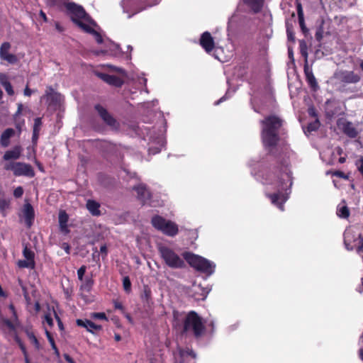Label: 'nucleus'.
Wrapping results in <instances>:
<instances>
[{"label":"nucleus","mask_w":363,"mask_h":363,"mask_svg":"<svg viewBox=\"0 0 363 363\" xmlns=\"http://www.w3.org/2000/svg\"><path fill=\"white\" fill-rule=\"evenodd\" d=\"M265 181L263 182L265 185H274V189L277 192L274 194H266L272 203L276 205L280 210L284 211V203L286 198L282 194V191L286 190L289 186L292 184L291 172L286 164H281V167H277L275 172L269 173L266 176Z\"/></svg>","instance_id":"f257e3e1"},{"label":"nucleus","mask_w":363,"mask_h":363,"mask_svg":"<svg viewBox=\"0 0 363 363\" xmlns=\"http://www.w3.org/2000/svg\"><path fill=\"white\" fill-rule=\"evenodd\" d=\"M261 136L264 145L268 147L276 146L279 140V130L283 124V121L273 115L261 121Z\"/></svg>","instance_id":"f03ea898"},{"label":"nucleus","mask_w":363,"mask_h":363,"mask_svg":"<svg viewBox=\"0 0 363 363\" xmlns=\"http://www.w3.org/2000/svg\"><path fill=\"white\" fill-rule=\"evenodd\" d=\"M183 257L192 267L196 270L203 272L208 275H211L214 272L216 264L196 255L191 252H184Z\"/></svg>","instance_id":"7ed1b4c3"},{"label":"nucleus","mask_w":363,"mask_h":363,"mask_svg":"<svg viewBox=\"0 0 363 363\" xmlns=\"http://www.w3.org/2000/svg\"><path fill=\"white\" fill-rule=\"evenodd\" d=\"M204 330L201 318L194 311L189 312L184 320L183 332L186 333L191 332L196 337H199Z\"/></svg>","instance_id":"20e7f679"},{"label":"nucleus","mask_w":363,"mask_h":363,"mask_svg":"<svg viewBox=\"0 0 363 363\" xmlns=\"http://www.w3.org/2000/svg\"><path fill=\"white\" fill-rule=\"evenodd\" d=\"M159 253L164 262L172 269H181L185 267L184 259L172 249L166 246H160Z\"/></svg>","instance_id":"39448f33"},{"label":"nucleus","mask_w":363,"mask_h":363,"mask_svg":"<svg viewBox=\"0 0 363 363\" xmlns=\"http://www.w3.org/2000/svg\"><path fill=\"white\" fill-rule=\"evenodd\" d=\"M151 223L152 225L157 230L162 231L164 234L173 237L178 233L177 225L160 216L152 217Z\"/></svg>","instance_id":"423d86ee"},{"label":"nucleus","mask_w":363,"mask_h":363,"mask_svg":"<svg viewBox=\"0 0 363 363\" xmlns=\"http://www.w3.org/2000/svg\"><path fill=\"white\" fill-rule=\"evenodd\" d=\"M4 169L13 172L16 177L25 176L33 177L35 172L31 165L24 162H11L5 164Z\"/></svg>","instance_id":"0eeeda50"},{"label":"nucleus","mask_w":363,"mask_h":363,"mask_svg":"<svg viewBox=\"0 0 363 363\" xmlns=\"http://www.w3.org/2000/svg\"><path fill=\"white\" fill-rule=\"evenodd\" d=\"M64 6L67 9V14L70 16L72 21L74 23H77L80 21H89V16L82 6L74 2L67 3L66 1L65 2Z\"/></svg>","instance_id":"6e6552de"},{"label":"nucleus","mask_w":363,"mask_h":363,"mask_svg":"<svg viewBox=\"0 0 363 363\" xmlns=\"http://www.w3.org/2000/svg\"><path fill=\"white\" fill-rule=\"evenodd\" d=\"M335 78L340 84V87L345 86L347 84H357L360 79L361 77L354 73L353 71L340 70L335 74Z\"/></svg>","instance_id":"1a4fd4ad"},{"label":"nucleus","mask_w":363,"mask_h":363,"mask_svg":"<svg viewBox=\"0 0 363 363\" xmlns=\"http://www.w3.org/2000/svg\"><path fill=\"white\" fill-rule=\"evenodd\" d=\"M306 47V44L304 41L301 42V54L303 56L306 57V62L303 67L304 74L306 76V82H308L310 87L313 90L316 91L318 88V84L316 81V79L313 73L312 69L308 67L307 57L308 53L306 50H303V46Z\"/></svg>","instance_id":"9d476101"},{"label":"nucleus","mask_w":363,"mask_h":363,"mask_svg":"<svg viewBox=\"0 0 363 363\" xmlns=\"http://www.w3.org/2000/svg\"><path fill=\"white\" fill-rule=\"evenodd\" d=\"M354 238L352 232L350 230H346L344 233V244L347 250H352L356 247L357 253L363 250V237L359 234L357 239H354V245H351V241Z\"/></svg>","instance_id":"9b49d317"},{"label":"nucleus","mask_w":363,"mask_h":363,"mask_svg":"<svg viewBox=\"0 0 363 363\" xmlns=\"http://www.w3.org/2000/svg\"><path fill=\"white\" fill-rule=\"evenodd\" d=\"M95 109L102 120L112 129H118L119 123L102 106L98 104L95 106Z\"/></svg>","instance_id":"f8f14e48"},{"label":"nucleus","mask_w":363,"mask_h":363,"mask_svg":"<svg viewBox=\"0 0 363 363\" xmlns=\"http://www.w3.org/2000/svg\"><path fill=\"white\" fill-rule=\"evenodd\" d=\"M337 125L342 133L350 138H355L359 134L358 130L350 121L340 120L337 122Z\"/></svg>","instance_id":"ddd939ff"},{"label":"nucleus","mask_w":363,"mask_h":363,"mask_svg":"<svg viewBox=\"0 0 363 363\" xmlns=\"http://www.w3.org/2000/svg\"><path fill=\"white\" fill-rule=\"evenodd\" d=\"M133 189L136 191L138 199L143 203V204L151 205L150 203L151 193L149 189H147L145 184H140L139 185L134 186Z\"/></svg>","instance_id":"4468645a"},{"label":"nucleus","mask_w":363,"mask_h":363,"mask_svg":"<svg viewBox=\"0 0 363 363\" xmlns=\"http://www.w3.org/2000/svg\"><path fill=\"white\" fill-rule=\"evenodd\" d=\"M10 48L11 44L9 43H2L0 47V57L10 64H15L17 62L18 58L15 55L9 53Z\"/></svg>","instance_id":"2eb2a0df"},{"label":"nucleus","mask_w":363,"mask_h":363,"mask_svg":"<svg viewBox=\"0 0 363 363\" xmlns=\"http://www.w3.org/2000/svg\"><path fill=\"white\" fill-rule=\"evenodd\" d=\"M200 45L208 53H210L214 49V40L209 32L206 31L201 35Z\"/></svg>","instance_id":"dca6fc26"},{"label":"nucleus","mask_w":363,"mask_h":363,"mask_svg":"<svg viewBox=\"0 0 363 363\" xmlns=\"http://www.w3.org/2000/svg\"><path fill=\"white\" fill-rule=\"evenodd\" d=\"M22 213L26 225L30 228L33 225L35 218V211L33 207L30 203H26L23 206Z\"/></svg>","instance_id":"f3484780"},{"label":"nucleus","mask_w":363,"mask_h":363,"mask_svg":"<svg viewBox=\"0 0 363 363\" xmlns=\"http://www.w3.org/2000/svg\"><path fill=\"white\" fill-rule=\"evenodd\" d=\"M77 325L80 327L85 328L87 331L94 333L95 331H99L102 329V327L99 325H96L92 321L87 319H77Z\"/></svg>","instance_id":"a211bd4d"},{"label":"nucleus","mask_w":363,"mask_h":363,"mask_svg":"<svg viewBox=\"0 0 363 363\" xmlns=\"http://www.w3.org/2000/svg\"><path fill=\"white\" fill-rule=\"evenodd\" d=\"M97 76L108 84L114 85L118 87L121 86L123 84V81L116 76L105 73H97Z\"/></svg>","instance_id":"6ab92c4d"},{"label":"nucleus","mask_w":363,"mask_h":363,"mask_svg":"<svg viewBox=\"0 0 363 363\" xmlns=\"http://www.w3.org/2000/svg\"><path fill=\"white\" fill-rule=\"evenodd\" d=\"M22 152V147L20 145H16L13 149L7 150L4 156L3 159L6 161L11 160H18L20 158Z\"/></svg>","instance_id":"aec40b11"},{"label":"nucleus","mask_w":363,"mask_h":363,"mask_svg":"<svg viewBox=\"0 0 363 363\" xmlns=\"http://www.w3.org/2000/svg\"><path fill=\"white\" fill-rule=\"evenodd\" d=\"M15 135V130L13 128L6 129L1 135L0 143L4 147H6L10 144V139Z\"/></svg>","instance_id":"412c9836"},{"label":"nucleus","mask_w":363,"mask_h":363,"mask_svg":"<svg viewBox=\"0 0 363 363\" xmlns=\"http://www.w3.org/2000/svg\"><path fill=\"white\" fill-rule=\"evenodd\" d=\"M196 299H205L209 292L206 289L201 287L200 284H194L191 289Z\"/></svg>","instance_id":"4be33fe9"},{"label":"nucleus","mask_w":363,"mask_h":363,"mask_svg":"<svg viewBox=\"0 0 363 363\" xmlns=\"http://www.w3.org/2000/svg\"><path fill=\"white\" fill-rule=\"evenodd\" d=\"M86 206L91 215L94 216L101 215V211L99 210L100 204L98 202L94 200H88Z\"/></svg>","instance_id":"5701e85b"},{"label":"nucleus","mask_w":363,"mask_h":363,"mask_svg":"<svg viewBox=\"0 0 363 363\" xmlns=\"http://www.w3.org/2000/svg\"><path fill=\"white\" fill-rule=\"evenodd\" d=\"M244 3L248 5L255 13H258L263 6V0H243Z\"/></svg>","instance_id":"b1692460"},{"label":"nucleus","mask_w":363,"mask_h":363,"mask_svg":"<svg viewBox=\"0 0 363 363\" xmlns=\"http://www.w3.org/2000/svg\"><path fill=\"white\" fill-rule=\"evenodd\" d=\"M68 216L65 211L59 213V224L62 231H67Z\"/></svg>","instance_id":"393cba45"},{"label":"nucleus","mask_w":363,"mask_h":363,"mask_svg":"<svg viewBox=\"0 0 363 363\" xmlns=\"http://www.w3.org/2000/svg\"><path fill=\"white\" fill-rule=\"evenodd\" d=\"M11 200L4 198H0V213L3 216H6L7 211L10 208Z\"/></svg>","instance_id":"a878e982"},{"label":"nucleus","mask_w":363,"mask_h":363,"mask_svg":"<svg viewBox=\"0 0 363 363\" xmlns=\"http://www.w3.org/2000/svg\"><path fill=\"white\" fill-rule=\"evenodd\" d=\"M337 215L339 217L342 218H348L350 216V211H349L347 206L345 205H342V206L339 205L337 206Z\"/></svg>","instance_id":"bb28decb"},{"label":"nucleus","mask_w":363,"mask_h":363,"mask_svg":"<svg viewBox=\"0 0 363 363\" xmlns=\"http://www.w3.org/2000/svg\"><path fill=\"white\" fill-rule=\"evenodd\" d=\"M86 22L87 21L83 22V21H80L77 22L76 24L86 33L91 34L92 33H94V29L91 28V26L89 24L86 23ZM89 22H91L90 19Z\"/></svg>","instance_id":"cd10ccee"},{"label":"nucleus","mask_w":363,"mask_h":363,"mask_svg":"<svg viewBox=\"0 0 363 363\" xmlns=\"http://www.w3.org/2000/svg\"><path fill=\"white\" fill-rule=\"evenodd\" d=\"M23 255L26 259H28L31 262H35V254L30 248L28 247L27 245H26L23 248Z\"/></svg>","instance_id":"c85d7f7f"},{"label":"nucleus","mask_w":363,"mask_h":363,"mask_svg":"<svg viewBox=\"0 0 363 363\" xmlns=\"http://www.w3.org/2000/svg\"><path fill=\"white\" fill-rule=\"evenodd\" d=\"M18 266L21 268L33 269L35 267V262H31L26 259V260H19L18 262Z\"/></svg>","instance_id":"c756f323"},{"label":"nucleus","mask_w":363,"mask_h":363,"mask_svg":"<svg viewBox=\"0 0 363 363\" xmlns=\"http://www.w3.org/2000/svg\"><path fill=\"white\" fill-rule=\"evenodd\" d=\"M26 333H27V336L29 338V340H30L31 343L34 345L35 347L37 350H40V345L37 337L34 335V333L32 332H29V331H27Z\"/></svg>","instance_id":"7c9ffc66"},{"label":"nucleus","mask_w":363,"mask_h":363,"mask_svg":"<svg viewBox=\"0 0 363 363\" xmlns=\"http://www.w3.org/2000/svg\"><path fill=\"white\" fill-rule=\"evenodd\" d=\"M46 5L50 7L60 6L64 5L66 0H43Z\"/></svg>","instance_id":"2f4dec72"},{"label":"nucleus","mask_w":363,"mask_h":363,"mask_svg":"<svg viewBox=\"0 0 363 363\" xmlns=\"http://www.w3.org/2000/svg\"><path fill=\"white\" fill-rule=\"evenodd\" d=\"M123 286L126 293L131 291V282L128 277H124L123 279Z\"/></svg>","instance_id":"473e14b6"},{"label":"nucleus","mask_w":363,"mask_h":363,"mask_svg":"<svg viewBox=\"0 0 363 363\" xmlns=\"http://www.w3.org/2000/svg\"><path fill=\"white\" fill-rule=\"evenodd\" d=\"M9 308H10V310L12 312V318H11V320H12L13 323H15V325L18 328V327L20 326V322L18 320L17 313H16V312L15 311V308H14V306L13 305H10Z\"/></svg>","instance_id":"72a5a7b5"},{"label":"nucleus","mask_w":363,"mask_h":363,"mask_svg":"<svg viewBox=\"0 0 363 363\" xmlns=\"http://www.w3.org/2000/svg\"><path fill=\"white\" fill-rule=\"evenodd\" d=\"M320 126V123L318 119H316L315 121L310 123L307 126V131L311 133L313 131H315L318 129Z\"/></svg>","instance_id":"f704fd0d"},{"label":"nucleus","mask_w":363,"mask_h":363,"mask_svg":"<svg viewBox=\"0 0 363 363\" xmlns=\"http://www.w3.org/2000/svg\"><path fill=\"white\" fill-rule=\"evenodd\" d=\"M42 125V121L40 118H36L34 120L33 132H40V127Z\"/></svg>","instance_id":"c9c22d12"},{"label":"nucleus","mask_w":363,"mask_h":363,"mask_svg":"<svg viewBox=\"0 0 363 363\" xmlns=\"http://www.w3.org/2000/svg\"><path fill=\"white\" fill-rule=\"evenodd\" d=\"M4 323L12 331H15L17 328L15 323H13L12 320L9 319H4Z\"/></svg>","instance_id":"e433bc0d"},{"label":"nucleus","mask_w":363,"mask_h":363,"mask_svg":"<svg viewBox=\"0 0 363 363\" xmlns=\"http://www.w3.org/2000/svg\"><path fill=\"white\" fill-rule=\"evenodd\" d=\"M23 194V189L22 186L16 187L13 191V196L16 198H21Z\"/></svg>","instance_id":"4c0bfd02"},{"label":"nucleus","mask_w":363,"mask_h":363,"mask_svg":"<svg viewBox=\"0 0 363 363\" xmlns=\"http://www.w3.org/2000/svg\"><path fill=\"white\" fill-rule=\"evenodd\" d=\"M9 83L8 77L5 74L0 73V84L4 86Z\"/></svg>","instance_id":"58836bf2"},{"label":"nucleus","mask_w":363,"mask_h":363,"mask_svg":"<svg viewBox=\"0 0 363 363\" xmlns=\"http://www.w3.org/2000/svg\"><path fill=\"white\" fill-rule=\"evenodd\" d=\"M85 272H86V267L85 266H82L78 270H77V276H78V279L80 280V281H82L83 280V277H84V275L85 274Z\"/></svg>","instance_id":"ea45409f"},{"label":"nucleus","mask_w":363,"mask_h":363,"mask_svg":"<svg viewBox=\"0 0 363 363\" xmlns=\"http://www.w3.org/2000/svg\"><path fill=\"white\" fill-rule=\"evenodd\" d=\"M298 23H299L300 27L301 28V30L306 35V33L308 31V30L306 27L304 17L302 18H298Z\"/></svg>","instance_id":"a19ab883"},{"label":"nucleus","mask_w":363,"mask_h":363,"mask_svg":"<svg viewBox=\"0 0 363 363\" xmlns=\"http://www.w3.org/2000/svg\"><path fill=\"white\" fill-rule=\"evenodd\" d=\"M45 333H46V336H47V337H48V340L49 342H50V345H51L52 348V347H55V348L56 345H55V343L54 339L52 338V335H51L50 333L46 330H45Z\"/></svg>","instance_id":"79ce46f5"},{"label":"nucleus","mask_w":363,"mask_h":363,"mask_svg":"<svg viewBox=\"0 0 363 363\" xmlns=\"http://www.w3.org/2000/svg\"><path fill=\"white\" fill-rule=\"evenodd\" d=\"M94 38H95V40L96 41L99 43V44H101L103 42V38L101 37V35L97 32L95 30H94V33H91Z\"/></svg>","instance_id":"37998d69"},{"label":"nucleus","mask_w":363,"mask_h":363,"mask_svg":"<svg viewBox=\"0 0 363 363\" xmlns=\"http://www.w3.org/2000/svg\"><path fill=\"white\" fill-rule=\"evenodd\" d=\"M4 88L5 89L6 91L7 92V94L9 96L13 95L14 91H13V87H12L11 83L4 86Z\"/></svg>","instance_id":"c03bdc74"},{"label":"nucleus","mask_w":363,"mask_h":363,"mask_svg":"<svg viewBox=\"0 0 363 363\" xmlns=\"http://www.w3.org/2000/svg\"><path fill=\"white\" fill-rule=\"evenodd\" d=\"M286 32H287V37H288L289 40L294 41V40H295L294 34L289 26H287Z\"/></svg>","instance_id":"a18cd8bd"},{"label":"nucleus","mask_w":363,"mask_h":363,"mask_svg":"<svg viewBox=\"0 0 363 363\" xmlns=\"http://www.w3.org/2000/svg\"><path fill=\"white\" fill-rule=\"evenodd\" d=\"M92 282L90 279H87L86 282L82 286V288L89 291L91 288Z\"/></svg>","instance_id":"49530a36"},{"label":"nucleus","mask_w":363,"mask_h":363,"mask_svg":"<svg viewBox=\"0 0 363 363\" xmlns=\"http://www.w3.org/2000/svg\"><path fill=\"white\" fill-rule=\"evenodd\" d=\"M16 340L17 342L18 343L19 347H20L21 350H22L24 356H26L27 351H26V347L24 346L23 342L19 340V338L18 337H16Z\"/></svg>","instance_id":"de8ad7c7"},{"label":"nucleus","mask_w":363,"mask_h":363,"mask_svg":"<svg viewBox=\"0 0 363 363\" xmlns=\"http://www.w3.org/2000/svg\"><path fill=\"white\" fill-rule=\"evenodd\" d=\"M93 317L97 319L106 320V316L104 313H95L93 314Z\"/></svg>","instance_id":"09e8293b"},{"label":"nucleus","mask_w":363,"mask_h":363,"mask_svg":"<svg viewBox=\"0 0 363 363\" xmlns=\"http://www.w3.org/2000/svg\"><path fill=\"white\" fill-rule=\"evenodd\" d=\"M297 13H298V18H302L304 17L303 9L300 4L297 6Z\"/></svg>","instance_id":"8fccbe9b"},{"label":"nucleus","mask_w":363,"mask_h":363,"mask_svg":"<svg viewBox=\"0 0 363 363\" xmlns=\"http://www.w3.org/2000/svg\"><path fill=\"white\" fill-rule=\"evenodd\" d=\"M65 359L69 363H75L74 359L67 354H64Z\"/></svg>","instance_id":"3c124183"},{"label":"nucleus","mask_w":363,"mask_h":363,"mask_svg":"<svg viewBox=\"0 0 363 363\" xmlns=\"http://www.w3.org/2000/svg\"><path fill=\"white\" fill-rule=\"evenodd\" d=\"M45 319L46 323H47L49 325H50V326H52V324H53V320H52V318L50 315H45Z\"/></svg>","instance_id":"603ef678"},{"label":"nucleus","mask_w":363,"mask_h":363,"mask_svg":"<svg viewBox=\"0 0 363 363\" xmlns=\"http://www.w3.org/2000/svg\"><path fill=\"white\" fill-rule=\"evenodd\" d=\"M62 248L65 250V251L67 253H70V247L67 243H63L62 244Z\"/></svg>","instance_id":"864d4df0"},{"label":"nucleus","mask_w":363,"mask_h":363,"mask_svg":"<svg viewBox=\"0 0 363 363\" xmlns=\"http://www.w3.org/2000/svg\"><path fill=\"white\" fill-rule=\"evenodd\" d=\"M315 38L318 40H320L323 38V35H322V30L321 29H319V30H318L315 33Z\"/></svg>","instance_id":"5fc2aeb1"},{"label":"nucleus","mask_w":363,"mask_h":363,"mask_svg":"<svg viewBox=\"0 0 363 363\" xmlns=\"http://www.w3.org/2000/svg\"><path fill=\"white\" fill-rule=\"evenodd\" d=\"M32 90L29 89L28 86H26L24 89V95L27 96H30L32 94Z\"/></svg>","instance_id":"6e6d98bb"},{"label":"nucleus","mask_w":363,"mask_h":363,"mask_svg":"<svg viewBox=\"0 0 363 363\" xmlns=\"http://www.w3.org/2000/svg\"><path fill=\"white\" fill-rule=\"evenodd\" d=\"M100 252L102 254H104L105 256H106V255H107V247H106V246L105 245L101 246Z\"/></svg>","instance_id":"4d7b16f0"},{"label":"nucleus","mask_w":363,"mask_h":363,"mask_svg":"<svg viewBox=\"0 0 363 363\" xmlns=\"http://www.w3.org/2000/svg\"><path fill=\"white\" fill-rule=\"evenodd\" d=\"M114 306L116 309H120V310H123V305L120 302H118V301H116L114 303Z\"/></svg>","instance_id":"13d9d810"},{"label":"nucleus","mask_w":363,"mask_h":363,"mask_svg":"<svg viewBox=\"0 0 363 363\" xmlns=\"http://www.w3.org/2000/svg\"><path fill=\"white\" fill-rule=\"evenodd\" d=\"M334 174L335 176H337L340 178H346V176L345 175V174L342 172H340V171H337L334 173Z\"/></svg>","instance_id":"bf43d9fd"},{"label":"nucleus","mask_w":363,"mask_h":363,"mask_svg":"<svg viewBox=\"0 0 363 363\" xmlns=\"http://www.w3.org/2000/svg\"><path fill=\"white\" fill-rule=\"evenodd\" d=\"M144 295H145V297L147 300H148V298H150V290L148 289H145V291H144Z\"/></svg>","instance_id":"052dcab7"},{"label":"nucleus","mask_w":363,"mask_h":363,"mask_svg":"<svg viewBox=\"0 0 363 363\" xmlns=\"http://www.w3.org/2000/svg\"><path fill=\"white\" fill-rule=\"evenodd\" d=\"M38 135H39V132H33V136H32L33 142H35L38 140Z\"/></svg>","instance_id":"680f3d73"},{"label":"nucleus","mask_w":363,"mask_h":363,"mask_svg":"<svg viewBox=\"0 0 363 363\" xmlns=\"http://www.w3.org/2000/svg\"><path fill=\"white\" fill-rule=\"evenodd\" d=\"M55 28L59 31V32H62L64 30V28L59 23H55Z\"/></svg>","instance_id":"e2e57ef3"},{"label":"nucleus","mask_w":363,"mask_h":363,"mask_svg":"<svg viewBox=\"0 0 363 363\" xmlns=\"http://www.w3.org/2000/svg\"><path fill=\"white\" fill-rule=\"evenodd\" d=\"M40 17L43 19V21H44L45 22H47V21H48V18H47V16H46L45 13L43 11H40Z\"/></svg>","instance_id":"0e129e2a"},{"label":"nucleus","mask_w":363,"mask_h":363,"mask_svg":"<svg viewBox=\"0 0 363 363\" xmlns=\"http://www.w3.org/2000/svg\"><path fill=\"white\" fill-rule=\"evenodd\" d=\"M235 17H236L235 13L233 14L231 16V17L229 18L228 24L233 23L234 22V21H235Z\"/></svg>","instance_id":"69168bd1"},{"label":"nucleus","mask_w":363,"mask_h":363,"mask_svg":"<svg viewBox=\"0 0 363 363\" xmlns=\"http://www.w3.org/2000/svg\"><path fill=\"white\" fill-rule=\"evenodd\" d=\"M22 108H23V105L21 104H18V110H17V112L16 113V115L20 114V113L21 112Z\"/></svg>","instance_id":"338daca9"},{"label":"nucleus","mask_w":363,"mask_h":363,"mask_svg":"<svg viewBox=\"0 0 363 363\" xmlns=\"http://www.w3.org/2000/svg\"><path fill=\"white\" fill-rule=\"evenodd\" d=\"M359 357H360L361 359L363 360V348L360 349V350H359Z\"/></svg>","instance_id":"774afa93"}]
</instances>
